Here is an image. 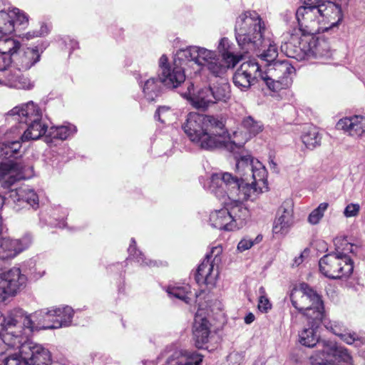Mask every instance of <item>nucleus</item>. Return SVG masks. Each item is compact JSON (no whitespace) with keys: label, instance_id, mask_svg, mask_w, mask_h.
<instances>
[{"label":"nucleus","instance_id":"obj_1","mask_svg":"<svg viewBox=\"0 0 365 365\" xmlns=\"http://www.w3.org/2000/svg\"><path fill=\"white\" fill-rule=\"evenodd\" d=\"M236 171L215 173L211 176L209 189L217 197L255 201L268 189L267 172L263 164L250 155L236 156Z\"/></svg>","mask_w":365,"mask_h":365},{"label":"nucleus","instance_id":"obj_2","mask_svg":"<svg viewBox=\"0 0 365 365\" xmlns=\"http://www.w3.org/2000/svg\"><path fill=\"white\" fill-rule=\"evenodd\" d=\"M265 24L255 11L248 10L240 14L235 24L237 44L245 53L260 52L264 65L275 62L278 56L276 43L264 36Z\"/></svg>","mask_w":365,"mask_h":365},{"label":"nucleus","instance_id":"obj_3","mask_svg":"<svg viewBox=\"0 0 365 365\" xmlns=\"http://www.w3.org/2000/svg\"><path fill=\"white\" fill-rule=\"evenodd\" d=\"M182 128L189 139L203 150L224 148L226 143L227 130L222 118L219 117L190 113Z\"/></svg>","mask_w":365,"mask_h":365},{"label":"nucleus","instance_id":"obj_4","mask_svg":"<svg viewBox=\"0 0 365 365\" xmlns=\"http://www.w3.org/2000/svg\"><path fill=\"white\" fill-rule=\"evenodd\" d=\"M6 119L9 123H19L18 125L12 127L21 141L37 140L47 131L48 125L43 119L42 110L32 101L14 107L7 113Z\"/></svg>","mask_w":365,"mask_h":365},{"label":"nucleus","instance_id":"obj_5","mask_svg":"<svg viewBox=\"0 0 365 365\" xmlns=\"http://www.w3.org/2000/svg\"><path fill=\"white\" fill-rule=\"evenodd\" d=\"M6 135L7 139L0 142V158L9 161L0 163V178L9 187L24 178V166L20 163L14 161L22 155L21 143L24 141L18 138L19 135L12 126Z\"/></svg>","mask_w":365,"mask_h":365},{"label":"nucleus","instance_id":"obj_6","mask_svg":"<svg viewBox=\"0 0 365 365\" xmlns=\"http://www.w3.org/2000/svg\"><path fill=\"white\" fill-rule=\"evenodd\" d=\"M178 58L182 61L185 65L191 67L194 73H197L205 66L215 76L221 77L230 66L222 64L215 51L203 47L189 46L178 51Z\"/></svg>","mask_w":365,"mask_h":365},{"label":"nucleus","instance_id":"obj_7","mask_svg":"<svg viewBox=\"0 0 365 365\" xmlns=\"http://www.w3.org/2000/svg\"><path fill=\"white\" fill-rule=\"evenodd\" d=\"M293 307L314 324H320L324 318V304L321 297L308 284L302 283L290 294Z\"/></svg>","mask_w":365,"mask_h":365},{"label":"nucleus","instance_id":"obj_8","mask_svg":"<svg viewBox=\"0 0 365 365\" xmlns=\"http://www.w3.org/2000/svg\"><path fill=\"white\" fill-rule=\"evenodd\" d=\"M18 310L14 311L10 315ZM30 319L37 330L54 329L71 324L73 317V309L69 306L52 307L37 310L29 314L24 310H20Z\"/></svg>","mask_w":365,"mask_h":365},{"label":"nucleus","instance_id":"obj_9","mask_svg":"<svg viewBox=\"0 0 365 365\" xmlns=\"http://www.w3.org/2000/svg\"><path fill=\"white\" fill-rule=\"evenodd\" d=\"M262 71V80L272 91H279L288 88L292 83L295 68L289 60L277 61L267 65Z\"/></svg>","mask_w":365,"mask_h":365},{"label":"nucleus","instance_id":"obj_10","mask_svg":"<svg viewBox=\"0 0 365 365\" xmlns=\"http://www.w3.org/2000/svg\"><path fill=\"white\" fill-rule=\"evenodd\" d=\"M319 266L322 274L331 279L349 277L354 270V262L349 256L334 252L322 257Z\"/></svg>","mask_w":365,"mask_h":365},{"label":"nucleus","instance_id":"obj_11","mask_svg":"<svg viewBox=\"0 0 365 365\" xmlns=\"http://www.w3.org/2000/svg\"><path fill=\"white\" fill-rule=\"evenodd\" d=\"M242 128L245 132L236 130L232 135L226 133V143H224V148L227 150L241 154L245 143L262 131L263 124L252 116H247L242 121Z\"/></svg>","mask_w":365,"mask_h":365},{"label":"nucleus","instance_id":"obj_12","mask_svg":"<svg viewBox=\"0 0 365 365\" xmlns=\"http://www.w3.org/2000/svg\"><path fill=\"white\" fill-rule=\"evenodd\" d=\"M318 6H302L296 11L295 15L299 28L297 31L303 36H313L314 34L328 31L327 26H322V16Z\"/></svg>","mask_w":365,"mask_h":365},{"label":"nucleus","instance_id":"obj_13","mask_svg":"<svg viewBox=\"0 0 365 365\" xmlns=\"http://www.w3.org/2000/svg\"><path fill=\"white\" fill-rule=\"evenodd\" d=\"M159 78L163 84L169 88H175L185 81V71L191 70V67L185 65L176 54L174 63H168L166 55H163L159 59Z\"/></svg>","mask_w":365,"mask_h":365},{"label":"nucleus","instance_id":"obj_14","mask_svg":"<svg viewBox=\"0 0 365 365\" xmlns=\"http://www.w3.org/2000/svg\"><path fill=\"white\" fill-rule=\"evenodd\" d=\"M27 277L20 268L14 267L4 270L0 267V302H4L9 296L26 287Z\"/></svg>","mask_w":365,"mask_h":365},{"label":"nucleus","instance_id":"obj_15","mask_svg":"<svg viewBox=\"0 0 365 365\" xmlns=\"http://www.w3.org/2000/svg\"><path fill=\"white\" fill-rule=\"evenodd\" d=\"M261 66L255 59L243 62L233 75V83L242 91H246L254 85L257 78L262 79Z\"/></svg>","mask_w":365,"mask_h":365},{"label":"nucleus","instance_id":"obj_16","mask_svg":"<svg viewBox=\"0 0 365 365\" xmlns=\"http://www.w3.org/2000/svg\"><path fill=\"white\" fill-rule=\"evenodd\" d=\"M3 225L0 216V235L2 233ZM32 236L26 234L20 240L8 237L0 238V259L9 260L16 257L20 252L28 248L32 243Z\"/></svg>","mask_w":365,"mask_h":365},{"label":"nucleus","instance_id":"obj_17","mask_svg":"<svg viewBox=\"0 0 365 365\" xmlns=\"http://www.w3.org/2000/svg\"><path fill=\"white\" fill-rule=\"evenodd\" d=\"M322 358L319 365L350 364L352 357L348 350L342 346H336L331 342L323 341Z\"/></svg>","mask_w":365,"mask_h":365},{"label":"nucleus","instance_id":"obj_18","mask_svg":"<svg viewBox=\"0 0 365 365\" xmlns=\"http://www.w3.org/2000/svg\"><path fill=\"white\" fill-rule=\"evenodd\" d=\"M307 36H303L294 29L290 34V38L281 46V50L289 57L297 61L306 60V52L309 51V45L307 43Z\"/></svg>","mask_w":365,"mask_h":365},{"label":"nucleus","instance_id":"obj_19","mask_svg":"<svg viewBox=\"0 0 365 365\" xmlns=\"http://www.w3.org/2000/svg\"><path fill=\"white\" fill-rule=\"evenodd\" d=\"M293 224V204L291 200H286L277 210L272 231L277 235H285L288 232Z\"/></svg>","mask_w":365,"mask_h":365},{"label":"nucleus","instance_id":"obj_20","mask_svg":"<svg viewBox=\"0 0 365 365\" xmlns=\"http://www.w3.org/2000/svg\"><path fill=\"white\" fill-rule=\"evenodd\" d=\"M321 323H323L327 329L338 336L347 344H353L354 342L357 341L362 344L365 341V336H361L357 333L349 330L343 323L338 321H330L326 319L324 312V318Z\"/></svg>","mask_w":365,"mask_h":365},{"label":"nucleus","instance_id":"obj_21","mask_svg":"<svg viewBox=\"0 0 365 365\" xmlns=\"http://www.w3.org/2000/svg\"><path fill=\"white\" fill-rule=\"evenodd\" d=\"M193 90L194 85L189 83L187 92L183 94L184 97L190 101L193 107L205 110L215 103V101L212 99L211 87L203 88L199 90L196 94L192 93Z\"/></svg>","mask_w":365,"mask_h":365},{"label":"nucleus","instance_id":"obj_22","mask_svg":"<svg viewBox=\"0 0 365 365\" xmlns=\"http://www.w3.org/2000/svg\"><path fill=\"white\" fill-rule=\"evenodd\" d=\"M322 16V26H327L328 30L338 26L343 19L341 6L331 1H327L318 5Z\"/></svg>","mask_w":365,"mask_h":365},{"label":"nucleus","instance_id":"obj_23","mask_svg":"<svg viewBox=\"0 0 365 365\" xmlns=\"http://www.w3.org/2000/svg\"><path fill=\"white\" fill-rule=\"evenodd\" d=\"M307 43L309 45V51L306 52V60L312 58L328 59L332 56L329 43L324 38H317L313 36H307Z\"/></svg>","mask_w":365,"mask_h":365},{"label":"nucleus","instance_id":"obj_24","mask_svg":"<svg viewBox=\"0 0 365 365\" xmlns=\"http://www.w3.org/2000/svg\"><path fill=\"white\" fill-rule=\"evenodd\" d=\"M218 269V264H214L209 259H204L197 269L195 274L197 283L214 285L219 274Z\"/></svg>","mask_w":365,"mask_h":365},{"label":"nucleus","instance_id":"obj_25","mask_svg":"<svg viewBox=\"0 0 365 365\" xmlns=\"http://www.w3.org/2000/svg\"><path fill=\"white\" fill-rule=\"evenodd\" d=\"M242 201L237 199H229L227 201L225 200L224 205H226L229 215H230V221L236 225V230L240 229L244 226L246 220L250 215V212L244 207L241 202Z\"/></svg>","mask_w":365,"mask_h":365},{"label":"nucleus","instance_id":"obj_26","mask_svg":"<svg viewBox=\"0 0 365 365\" xmlns=\"http://www.w3.org/2000/svg\"><path fill=\"white\" fill-rule=\"evenodd\" d=\"M338 128L344 130L349 135L359 138L365 133V118L354 115L339 120L336 124Z\"/></svg>","mask_w":365,"mask_h":365},{"label":"nucleus","instance_id":"obj_27","mask_svg":"<svg viewBox=\"0 0 365 365\" xmlns=\"http://www.w3.org/2000/svg\"><path fill=\"white\" fill-rule=\"evenodd\" d=\"M136 78L147 101H153L160 96L162 83L160 78L150 77L146 79L145 76L142 75H138Z\"/></svg>","mask_w":365,"mask_h":365},{"label":"nucleus","instance_id":"obj_28","mask_svg":"<svg viewBox=\"0 0 365 365\" xmlns=\"http://www.w3.org/2000/svg\"><path fill=\"white\" fill-rule=\"evenodd\" d=\"M230 217L229 211L227 210L226 205H225L222 209L211 212L210 215V225L212 227L219 230L226 231L235 230H236V225L230 221Z\"/></svg>","mask_w":365,"mask_h":365},{"label":"nucleus","instance_id":"obj_29","mask_svg":"<svg viewBox=\"0 0 365 365\" xmlns=\"http://www.w3.org/2000/svg\"><path fill=\"white\" fill-rule=\"evenodd\" d=\"M210 332L209 322L205 318L195 316L192 334L195 346L197 348H202L208 341Z\"/></svg>","mask_w":365,"mask_h":365},{"label":"nucleus","instance_id":"obj_30","mask_svg":"<svg viewBox=\"0 0 365 365\" xmlns=\"http://www.w3.org/2000/svg\"><path fill=\"white\" fill-rule=\"evenodd\" d=\"M40 57L41 55L36 47L26 48L18 53L14 61L19 70L27 71L40 60Z\"/></svg>","mask_w":365,"mask_h":365},{"label":"nucleus","instance_id":"obj_31","mask_svg":"<svg viewBox=\"0 0 365 365\" xmlns=\"http://www.w3.org/2000/svg\"><path fill=\"white\" fill-rule=\"evenodd\" d=\"M308 322L311 327L303 329L299 334L300 344L307 347H314L317 344L323 345V341H319V335L317 332L319 324H314L312 320H308Z\"/></svg>","mask_w":365,"mask_h":365},{"label":"nucleus","instance_id":"obj_32","mask_svg":"<svg viewBox=\"0 0 365 365\" xmlns=\"http://www.w3.org/2000/svg\"><path fill=\"white\" fill-rule=\"evenodd\" d=\"M16 198L18 202H24L31 207L36 210L39 206V199L36 192L28 187H20L15 192Z\"/></svg>","mask_w":365,"mask_h":365},{"label":"nucleus","instance_id":"obj_33","mask_svg":"<svg viewBox=\"0 0 365 365\" xmlns=\"http://www.w3.org/2000/svg\"><path fill=\"white\" fill-rule=\"evenodd\" d=\"M336 252L341 255L349 256L348 254L356 255L360 250V246L350 242L344 236L336 237L334 240Z\"/></svg>","mask_w":365,"mask_h":365},{"label":"nucleus","instance_id":"obj_34","mask_svg":"<svg viewBox=\"0 0 365 365\" xmlns=\"http://www.w3.org/2000/svg\"><path fill=\"white\" fill-rule=\"evenodd\" d=\"M301 138L306 148L312 150L320 145L322 136L316 127L309 126L304 130Z\"/></svg>","mask_w":365,"mask_h":365},{"label":"nucleus","instance_id":"obj_35","mask_svg":"<svg viewBox=\"0 0 365 365\" xmlns=\"http://www.w3.org/2000/svg\"><path fill=\"white\" fill-rule=\"evenodd\" d=\"M218 50L229 66L235 67L242 58V55H237L230 51V41L227 38H221L218 45Z\"/></svg>","mask_w":365,"mask_h":365},{"label":"nucleus","instance_id":"obj_36","mask_svg":"<svg viewBox=\"0 0 365 365\" xmlns=\"http://www.w3.org/2000/svg\"><path fill=\"white\" fill-rule=\"evenodd\" d=\"M16 11H0V38L4 36L12 34L14 31V19L12 16L15 15Z\"/></svg>","mask_w":365,"mask_h":365},{"label":"nucleus","instance_id":"obj_37","mask_svg":"<svg viewBox=\"0 0 365 365\" xmlns=\"http://www.w3.org/2000/svg\"><path fill=\"white\" fill-rule=\"evenodd\" d=\"M167 292L170 297L180 299L186 304L190 303L193 295L189 284H185L183 286H169L167 289Z\"/></svg>","mask_w":365,"mask_h":365},{"label":"nucleus","instance_id":"obj_38","mask_svg":"<svg viewBox=\"0 0 365 365\" xmlns=\"http://www.w3.org/2000/svg\"><path fill=\"white\" fill-rule=\"evenodd\" d=\"M212 99L217 102H227L230 98V86L227 82L220 83L211 87Z\"/></svg>","mask_w":365,"mask_h":365},{"label":"nucleus","instance_id":"obj_39","mask_svg":"<svg viewBox=\"0 0 365 365\" xmlns=\"http://www.w3.org/2000/svg\"><path fill=\"white\" fill-rule=\"evenodd\" d=\"M77 128L74 125L67 124L64 125L51 127L48 130V135L53 138L66 140L76 133Z\"/></svg>","mask_w":365,"mask_h":365},{"label":"nucleus","instance_id":"obj_40","mask_svg":"<svg viewBox=\"0 0 365 365\" xmlns=\"http://www.w3.org/2000/svg\"><path fill=\"white\" fill-rule=\"evenodd\" d=\"M20 46V43L14 38H7L3 40L0 38V53L11 56V58L14 54L17 53Z\"/></svg>","mask_w":365,"mask_h":365},{"label":"nucleus","instance_id":"obj_41","mask_svg":"<svg viewBox=\"0 0 365 365\" xmlns=\"http://www.w3.org/2000/svg\"><path fill=\"white\" fill-rule=\"evenodd\" d=\"M12 349H19V354L10 355L4 359L3 362L4 365H29L27 357L22 353V346H9Z\"/></svg>","mask_w":365,"mask_h":365},{"label":"nucleus","instance_id":"obj_42","mask_svg":"<svg viewBox=\"0 0 365 365\" xmlns=\"http://www.w3.org/2000/svg\"><path fill=\"white\" fill-rule=\"evenodd\" d=\"M329 207V203L322 202L317 208L313 210L308 216V222L311 225H317L324 217L325 211Z\"/></svg>","mask_w":365,"mask_h":365},{"label":"nucleus","instance_id":"obj_43","mask_svg":"<svg viewBox=\"0 0 365 365\" xmlns=\"http://www.w3.org/2000/svg\"><path fill=\"white\" fill-rule=\"evenodd\" d=\"M135 244H136L135 240L134 239H132L131 243L128 248V253H129L130 257H132V258L136 259V261L138 263H140V264L152 266L153 262L150 260L149 262L145 261V258L143 256V255L141 253V252H140L139 250H137V249L135 247Z\"/></svg>","mask_w":365,"mask_h":365},{"label":"nucleus","instance_id":"obj_44","mask_svg":"<svg viewBox=\"0 0 365 365\" xmlns=\"http://www.w3.org/2000/svg\"><path fill=\"white\" fill-rule=\"evenodd\" d=\"M18 76H19L8 67L5 71L0 72V84L12 88Z\"/></svg>","mask_w":365,"mask_h":365},{"label":"nucleus","instance_id":"obj_45","mask_svg":"<svg viewBox=\"0 0 365 365\" xmlns=\"http://www.w3.org/2000/svg\"><path fill=\"white\" fill-rule=\"evenodd\" d=\"M262 240V236L258 235L255 240L245 237L242 239L237 247V250L240 252H243L250 249L254 245L259 243Z\"/></svg>","mask_w":365,"mask_h":365},{"label":"nucleus","instance_id":"obj_46","mask_svg":"<svg viewBox=\"0 0 365 365\" xmlns=\"http://www.w3.org/2000/svg\"><path fill=\"white\" fill-rule=\"evenodd\" d=\"M259 302L258 309L260 312L266 313L272 308V304L268 298L265 296V289L263 287L259 289Z\"/></svg>","mask_w":365,"mask_h":365},{"label":"nucleus","instance_id":"obj_47","mask_svg":"<svg viewBox=\"0 0 365 365\" xmlns=\"http://www.w3.org/2000/svg\"><path fill=\"white\" fill-rule=\"evenodd\" d=\"M187 359L182 351H175L166 360L165 365H187Z\"/></svg>","mask_w":365,"mask_h":365},{"label":"nucleus","instance_id":"obj_48","mask_svg":"<svg viewBox=\"0 0 365 365\" xmlns=\"http://www.w3.org/2000/svg\"><path fill=\"white\" fill-rule=\"evenodd\" d=\"M222 252V247L220 245L213 247L210 252L207 253L205 256V259H209V261H211L214 264H220L221 262V257L220 255Z\"/></svg>","mask_w":365,"mask_h":365},{"label":"nucleus","instance_id":"obj_49","mask_svg":"<svg viewBox=\"0 0 365 365\" xmlns=\"http://www.w3.org/2000/svg\"><path fill=\"white\" fill-rule=\"evenodd\" d=\"M183 355L187 359V365H200L202 361L203 356L197 352L185 351Z\"/></svg>","mask_w":365,"mask_h":365},{"label":"nucleus","instance_id":"obj_50","mask_svg":"<svg viewBox=\"0 0 365 365\" xmlns=\"http://www.w3.org/2000/svg\"><path fill=\"white\" fill-rule=\"evenodd\" d=\"M34 84L28 78L18 76L12 88L17 89L31 90Z\"/></svg>","mask_w":365,"mask_h":365},{"label":"nucleus","instance_id":"obj_51","mask_svg":"<svg viewBox=\"0 0 365 365\" xmlns=\"http://www.w3.org/2000/svg\"><path fill=\"white\" fill-rule=\"evenodd\" d=\"M170 108L168 106H160L155 113V118L162 123H165L168 116L170 114Z\"/></svg>","mask_w":365,"mask_h":365},{"label":"nucleus","instance_id":"obj_52","mask_svg":"<svg viewBox=\"0 0 365 365\" xmlns=\"http://www.w3.org/2000/svg\"><path fill=\"white\" fill-rule=\"evenodd\" d=\"M360 210V206L359 204L350 203L349 204L344 210V215L346 217H352L358 215Z\"/></svg>","mask_w":365,"mask_h":365},{"label":"nucleus","instance_id":"obj_53","mask_svg":"<svg viewBox=\"0 0 365 365\" xmlns=\"http://www.w3.org/2000/svg\"><path fill=\"white\" fill-rule=\"evenodd\" d=\"M227 361L230 365H240L244 361V356L240 353L233 352L227 356Z\"/></svg>","mask_w":365,"mask_h":365},{"label":"nucleus","instance_id":"obj_54","mask_svg":"<svg viewBox=\"0 0 365 365\" xmlns=\"http://www.w3.org/2000/svg\"><path fill=\"white\" fill-rule=\"evenodd\" d=\"M11 11H18V14L15 12V15L12 16V19H14V22L16 21L20 25H24L27 24L28 22V18L26 16L25 14L21 12V11L19 9H13Z\"/></svg>","mask_w":365,"mask_h":365},{"label":"nucleus","instance_id":"obj_55","mask_svg":"<svg viewBox=\"0 0 365 365\" xmlns=\"http://www.w3.org/2000/svg\"><path fill=\"white\" fill-rule=\"evenodd\" d=\"M12 62L11 56L0 53V72L5 71Z\"/></svg>","mask_w":365,"mask_h":365},{"label":"nucleus","instance_id":"obj_56","mask_svg":"<svg viewBox=\"0 0 365 365\" xmlns=\"http://www.w3.org/2000/svg\"><path fill=\"white\" fill-rule=\"evenodd\" d=\"M46 28H43L42 27L41 29V31H35V32H33L32 34L31 32H29L26 34V39H30V38H32L35 36H42L44 34L47 33L46 31H44V29H46Z\"/></svg>","mask_w":365,"mask_h":365},{"label":"nucleus","instance_id":"obj_57","mask_svg":"<svg viewBox=\"0 0 365 365\" xmlns=\"http://www.w3.org/2000/svg\"><path fill=\"white\" fill-rule=\"evenodd\" d=\"M304 3L307 6H317L318 5H322L323 2H324L323 0H303Z\"/></svg>","mask_w":365,"mask_h":365},{"label":"nucleus","instance_id":"obj_58","mask_svg":"<svg viewBox=\"0 0 365 365\" xmlns=\"http://www.w3.org/2000/svg\"><path fill=\"white\" fill-rule=\"evenodd\" d=\"M304 261V254H300L298 257H296L294 259L293 265L299 266Z\"/></svg>","mask_w":365,"mask_h":365},{"label":"nucleus","instance_id":"obj_59","mask_svg":"<svg viewBox=\"0 0 365 365\" xmlns=\"http://www.w3.org/2000/svg\"><path fill=\"white\" fill-rule=\"evenodd\" d=\"M255 319V315L252 313H249L245 317V322L247 324H250L254 322Z\"/></svg>","mask_w":365,"mask_h":365},{"label":"nucleus","instance_id":"obj_60","mask_svg":"<svg viewBox=\"0 0 365 365\" xmlns=\"http://www.w3.org/2000/svg\"><path fill=\"white\" fill-rule=\"evenodd\" d=\"M143 363L144 365H147V364H149V365L152 364V363L150 361H143Z\"/></svg>","mask_w":365,"mask_h":365},{"label":"nucleus","instance_id":"obj_61","mask_svg":"<svg viewBox=\"0 0 365 365\" xmlns=\"http://www.w3.org/2000/svg\"><path fill=\"white\" fill-rule=\"evenodd\" d=\"M254 365H258V363L255 362V363L254 364Z\"/></svg>","mask_w":365,"mask_h":365},{"label":"nucleus","instance_id":"obj_62","mask_svg":"<svg viewBox=\"0 0 365 365\" xmlns=\"http://www.w3.org/2000/svg\"><path fill=\"white\" fill-rule=\"evenodd\" d=\"M0 365H1V364H0Z\"/></svg>","mask_w":365,"mask_h":365}]
</instances>
